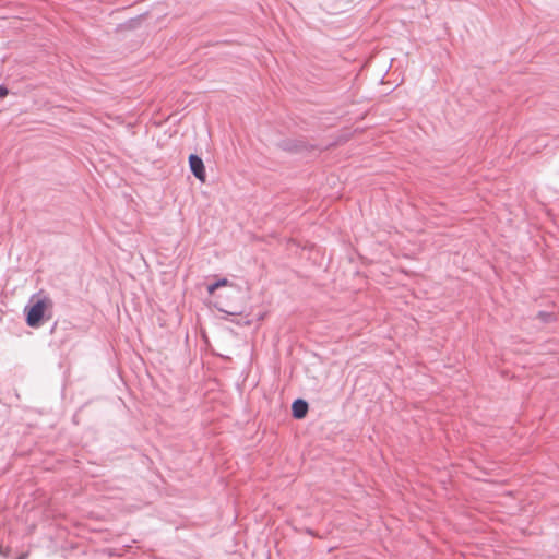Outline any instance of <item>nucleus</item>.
<instances>
[{"instance_id": "nucleus-2", "label": "nucleus", "mask_w": 559, "mask_h": 559, "mask_svg": "<svg viewBox=\"0 0 559 559\" xmlns=\"http://www.w3.org/2000/svg\"><path fill=\"white\" fill-rule=\"evenodd\" d=\"M191 173L201 181L205 180V168L201 157L195 154L189 156Z\"/></svg>"}, {"instance_id": "nucleus-5", "label": "nucleus", "mask_w": 559, "mask_h": 559, "mask_svg": "<svg viewBox=\"0 0 559 559\" xmlns=\"http://www.w3.org/2000/svg\"><path fill=\"white\" fill-rule=\"evenodd\" d=\"M9 94V90L4 85H0V98H4Z\"/></svg>"}, {"instance_id": "nucleus-6", "label": "nucleus", "mask_w": 559, "mask_h": 559, "mask_svg": "<svg viewBox=\"0 0 559 559\" xmlns=\"http://www.w3.org/2000/svg\"><path fill=\"white\" fill-rule=\"evenodd\" d=\"M540 316L545 317L544 320L547 321L550 318V314L540 312Z\"/></svg>"}, {"instance_id": "nucleus-4", "label": "nucleus", "mask_w": 559, "mask_h": 559, "mask_svg": "<svg viewBox=\"0 0 559 559\" xmlns=\"http://www.w3.org/2000/svg\"><path fill=\"white\" fill-rule=\"evenodd\" d=\"M228 284V280L222 278L216 281L215 283H212L207 286L209 294H213L217 288L226 286Z\"/></svg>"}, {"instance_id": "nucleus-7", "label": "nucleus", "mask_w": 559, "mask_h": 559, "mask_svg": "<svg viewBox=\"0 0 559 559\" xmlns=\"http://www.w3.org/2000/svg\"><path fill=\"white\" fill-rule=\"evenodd\" d=\"M27 558V554H22L21 556H19L16 559H26Z\"/></svg>"}, {"instance_id": "nucleus-3", "label": "nucleus", "mask_w": 559, "mask_h": 559, "mask_svg": "<svg viewBox=\"0 0 559 559\" xmlns=\"http://www.w3.org/2000/svg\"><path fill=\"white\" fill-rule=\"evenodd\" d=\"M293 416L297 419H301L307 415L308 403L301 399L296 400L292 406Z\"/></svg>"}, {"instance_id": "nucleus-1", "label": "nucleus", "mask_w": 559, "mask_h": 559, "mask_svg": "<svg viewBox=\"0 0 559 559\" xmlns=\"http://www.w3.org/2000/svg\"><path fill=\"white\" fill-rule=\"evenodd\" d=\"M52 306L53 302L51 298L43 292L33 295L29 300V306L25 307L26 323L32 328L38 326L45 316V311L51 309Z\"/></svg>"}]
</instances>
